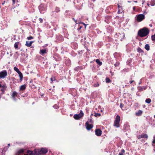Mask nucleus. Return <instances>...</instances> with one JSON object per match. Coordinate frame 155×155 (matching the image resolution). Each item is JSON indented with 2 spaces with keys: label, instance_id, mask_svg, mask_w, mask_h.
<instances>
[{
  "label": "nucleus",
  "instance_id": "46",
  "mask_svg": "<svg viewBox=\"0 0 155 155\" xmlns=\"http://www.w3.org/2000/svg\"><path fill=\"white\" fill-rule=\"evenodd\" d=\"M135 8H136V7H135V6H134V7H133V9L134 10H135Z\"/></svg>",
  "mask_w": 155,
  "mask_h": 155
},
{
  "label": "nucleus",
  "instance_id": "45",
  "mask_svg": "<svg viewBox=\"0 0 155 155\" xmlns=\"http://www.w3.org/2000/svg\"><path fill=\"white\" fill-rule=\"evenodd\" d=\"M0 87H3L4 86H2L1 84H0Z\"/></svg>",
  "mask_w": 155,
  "mask_h": 155
},
{
  "label": "nucleus",
  "instance_id": "55",
  "mask_svg": "<svg viewBox=\"0 0 155 155\" xmlns=\"http://www.w3.org/2000/svg\"><path fill=\"white\" fill-rule=\"evenodd\" d=\"M154 117L155 118V115H154Z\"/></svg>",
  "mask_w": 155,
  "mask_h": 155
},
{
  "label": "nucleus",
  "instance_id": "20",
  "mask_svg": "<svg viewBox=\"0 0 155 155\" xmlns=\"http://www.w3.org/2000/svg\"><path fill=\"white\" fill-rule=\"evenodd\" d=\"M96 62L99 65H101L102 64L101 62L100 61L99 59H97L96 60Z\"/></svg>",
  "mask_w": 155,
  "mask_h": 155
},
{
  "label": "nucleus",
  "instance_id": "27",
  "mask_svg": "<svg viewBox=\"0 0 155 155\" xmlns=\"http://www.w3.org/2000/svg\"><path fill=\"white\" fill-rule=\"evenodd\" d=\"M151 38L152 41H155V33L154 35L152 36Z\"/></svg>",
  "mask_w": 155,
  "mask_h": 155
},
{
  "label": "nucleus",
  "instance_id": "53",
  "mask_svg": "<svg viewBox=\"0 0 155 155\" xmlns=\"http://www.w3.org/2000/svg\"><path fill=\"white\" fill-rule=\"evenodd\" d=\"M141 84V82H140V83H139V84Z\"/></svg>",
  "mask_w": 155,
  "mask_h": 155
},
{
  "label": "nucleus",
  "instance_id": "3",
  "mask_svg": "<svg viewBox=\"0 0 155 155\" xmlns=\"http://www.w3.org/2000/svg\"><path fill=\"white\" fill-rule=\"evenodd\" d=\"M14 70L18 74L20 78V82H21L22 81L23 78V75L22 74L19 70V69L16 67H14Z\"/></svg>",
  "mask_w": 155,
  "mask_h": 155
},
{
  "label": "nucleus",
  "instance_id": "50",
  "mask_svg": "<svg viewBox=\"0 0 155 155\" xmlns=\"http://www.w3.org/2000/svg\"><path fill=\"white\" fill-rule=\"evenodd\" d=\"M5 3V1H4L3 3H2V4L3 5Z\"/></svg>",
  "mask_w": 155,
  "mask_h": 155
},
{
  "label": "nucleus",
  "instance_id": "5",
  "mask_svg": "<svg viewBox=\"0 0 155 155\" xmlns=\"http://www.w3.org/2000/svg\"><path fill=\"white\" fill-rule=\"evenodd\" d=\"M7 75V72L6 70L0 72V79L5 78Z\"/></svg>",
  "mask_w": 155,
  "mask_h": 155
},
{
  "label": "nucleus",
  "instance_id": "41",
  "mask_svg": "<svg viewBox=\"0 0 155 155\" xmlns=\"http://www.w3.org/2000/svg\"><path fill=\"white\" fill-rule=\"evenodd\" d=\"M153 143L155 144V136L154 137V140L153 141Z\"/></svg>",
  "mask_w": 155,
  "mask_h": 155
},
{
  "label": "nucleus",
  "instance_id": "13",
  "mask_svg": "<svg viewBox=\"0 0 155 155\" xmlns=\"http://www.w3.org/2000/svg\"><path fill=\"white\" fill-rule=\"evenodd\" d=\"M39 9L41 13L42 11L45 10V8L43 5L41 4L39 6Z\"/></svg>",
  "mask_w": 155,
  "mask_h": 155
},
{
  "label": "nucleus",
  "instance_id": "10",
  "mask_svg": "<svg viewBox=\"0 0 155 155\" xmlns=\"http://www.w3.org/2000/svg\"><path fill=\"white\" fill-rule=\"evenodd\" d=\"M118 36V38L119 39H120L121 40L123 39L125 37L124 34V33H122L121 34L118 33L117 34H116V35Z\"/></svg>",
  "mask_w": 155,
  "mask_h": 155
},
{
  "label": "nucleus",
  "instance_id": "8",
  "mask_svg": "<svg viewBox=\"0 0 155 155\" xmlns=\"http://www.w3.org/2000/svg\"><path fill=\"white\" fill-rule=\"evenodd\" d=\"M18 93L15 91H14L11 94V95L12 96V98L13 100L15 101H16V97L17 96Z\"/></svg>",
  "mask_w": 155,
  "mask_h": 155
},
{
  "label": "nucleus",
  "instance_id": "43",
  "mask_svg": "<svg viewBox=\"0 0 155 155\" xmlns=\"http://www.w3.org/2000/svg\"><path fill=\"white\" fill-rule=\"evenodd\" d=\"M121 152H122L123 153H124L125 152V151L124 149H122Z\"/></svg>",
  "mask_w": 155,
  "mask_h": 155
},
{
  "label": "nucleus",
  "instance_id": "29",
  "mask_svg": "<svg viewBox=\"0 0 155 155\" xmlns=\"http://www.w3.org/2000/svg\"><path fill=\"white\" fill-rule=\"evenodd\" d=\"M60 11V8L58 7H56L55 8V12H59Z\"/></svg>",
  "mask_w": 155,
  "mask_h": 155
},
{
  "label": "nucleus",
  "instance_id": "49",
  "mask_svg": "<svg viewBox=\"0 0 155 155\" xmlns=\"http://www.w3.org/2000/svg\"><path fill=\"white\" fill-rule=\"evenodd\" d=\"M13 81L15 80V78H13Z\"/></svg>",
  "mask_w": 155,
  "mask_h": 155
},
{
  "label": "nucleus",
  "instance_id": "58",
  "mask_svg": "<svg viewBox=\"0 0 155 155\" xmlns=\"http://www.w3.org/2000/svg\"><path fill=\"white\" fill-rule=\"evenodd\" d=\"M94 1H95V0H94Z\"/></svg>",
  "mask_w": 155,
  "mask_h": 155
},
{
  "label": "nucleus",
  "instance_id": "42",
  "mask_svg": "<svg viewBox=\"0 0 155 155\" xmlns=\"http://www.w3.org/2000/svg\"><path fill=\"white\" fill-rule=\"evenodd\" d=\"M124 154V153H123L122 152H120L119 153V155H123Z\"/></svg>",
  "mask_w": 155,
  "mask_h": 155
},
{
  "label": "nucleus",
  "instance_id": "38",
  "mask_svg": "<svg viewBox=\"0 0 155 155\" xmlns=\"http://www.w3.org/2000/svg\"><path fill=\"white\" fill-rule=\"evenodd\" d=\"M119 63H116L114 65L116 67L118 66L119 65Z\"/></svg>",
  "mask_w": 155,
  "mask_h": 155
},
{
  "label": "nucleus",
  "instance_id": "22",
  "mask_svg": "<svg viewBox=\"0 0 155 155\" xmlns=\"http://www.w3.org/2000/svg\"><path fill=\"white\" fill-rule=\"evenodd\" d=\"M145 48L147 51H149L150 50V46L148 44L145 45Z\"/></svg>",
  "mask_w": 155,
  "mask_h": 155
},
{
  "label": "nucleus",
  "instance_id": "48",
  "mask_svg": "<svg viewBox=\"0 0 155 155\" xmlns=\"http://www.w3.org/2000/svg\"><path fill=\"white\" fill-rule=\"evenodd\" d=\"M82 28V27L81 26H80V28H79V29H81Z\"/></svg>",
  "mask_w": 155,
  "mask_h": 155
},
{
  "label": "nucleus",
  "instance_id": "16",
  "mask_svg": "<svg viewBox=\"0 0 155 155\" xmlns=\"http://www.w3.org/2000/svg\"><path fill=\"white\" fill-rule=\"evenodd\" d=\"M143 113V111L141 110H139L138 112L135 113V115L137 116H140Z\"/></svg>",
  "mask_w": 155,
  "mask_h": 155
},
{
  "label": "nucleus",
  "instance_id": "23",
  "mask_svg": "<svg viewBox=\"0 0 155 155\" xmlns=\"http://www.w3.org/2000/svg\"><path fill=\"white\" fill-rule=\"evenodd\" d=\"M26 88V85H23L21 86L20 87V89L21 90H24Z\"/></svg>",
  "mask_w": 155,
  "mask_h": 155
},
{
  "label": "nucleus",
  "instance_id": "56",
  "mask_svg": "<svg viewBox=\"0 0 155 155\" xmlns=\"http://www.w3.org/2000/svg\"><path fill=\"white\" fill-rule=\"evenodd\" d=\"M137 2V1H136V2Z\"/></svg>",
  "mask_w": 155,
  "mask_h": 155
},
{
  "label": "nucleus",
  "instance_id": "6",
  "mask_svg": "<svg viewBox=\"0 0 155 155\" xmlns=\"http://www.w3.org/2000/svg\"><path fill=\"white\" fill-rule=\"evenodd\" d=\"M84 114L82 111L78 114H76L74 115V117L75 119L78 120L83 116Z\"/></svg>",
  "mask_w": 155,
  "mask_h": 155
},
{
  "label": "nucleus",
  "instance_id": "26",
  "mask_svg": "<svg viewBox=\"0 0 155 155\" xmlns=\"http://www.w3.org/2000/svg\"><path fill=\"white\" fill-rule=\"evenodd\" d=\"M105 81L107 83H109L110 82V80L109 78H106L105 79Z\"/></svg>",
  "mask_w": 155,
  "mask_h": 155
},
{
  "label": "nucleus",
  "instance_id": "32",
  "mask_svg": "<svg viewBox=\"0 0 155 155\" xmlns=\"http://www.w3.org/2000/svg\"><path fill=\"white\" fill-rule=\"evenodd\" d=\"M33 37L32 36H29L27 38V39L28 40H30L33 39Z\"/></svg>",
  "mask_w": 155,
  "mask_h": 155
},
{
  "label": "nucleus",
  "instance_id": "52",
  "mask_svg": "<svg viewBox=\"0 0 155 155\" xmlns=\"http://www.w3.org/2000/svg\"><path fill=\"white\" fill-rule=\"evenodd\" d=\"M76 21H76H76H75V22L76 23H76Z\"/></svg>",
  "mask_w": 155,
  "mask_h": 155
},
{
  "label": "nucleus",
  "instance_id": "11",
  "mask_svg": "<svg viewBox=\"0 0 155 155\" xmlns=\"http://www.w3.org/2000/svg\"><path fill=\"white\" fill-rule=\"evenodd\" d=\"M47 50L46 49H41L39 53L41 55H43L47 52Z\"/></svg>",
  "mask_w": 155,
  "mask_h": 155
},
{
  "label": "nucleus",
  "instance_id": "28",
  "mask_svg": "<svg viewBox=\"0 0 155 155\" xmlns=\"http://www.w3.org/2000/svg\"><path fill=\"white\" fill-rule=\"evenodd\" d=\"M137 50L138 52H143V51H142V50L140 48H138L137 49Z\"/></svg>",
  "mask_w": 155,
  "mask_h": 155
},
{
  "label": "nucleus",
  "instance_id": "12",
  "mask_svg": "<svg viewBox=\"0 0 155 155\" xmlns=\"http://www.w3.org/2000/svg\"><path fill=\"white\" fill-rule=\"evenodd\" d=\"M95 134L98 136H100L101 134L102 131L100 129H97L95 131Z\"/></svg>",
  "mask_w": 155,
  "mask_h": 155
},
{
  "label": "nucleus",
  "instance_id": "30",
  "mask_svg": "<svg viewBox=\"0 0 155 155\" xmlns=\"http://www.w3.org/2000/svg\"><path fill=\"white\" fill-rule=\"evenodd\" d=\"M101 114H100L97 113H95V115H94V116L95 117H100L101 116Z\"/></svg>",
  "mask_w": 155,
  "mask_h": 155
},
{
  "label": "nucleus",
  "instance_id": "4",
  "mask_svg": "<svg viewBox=\"0 0 155 155\" xmlns=\"http://www.w3.org/2000/svg\"><path fill=\"white\" fill-rule=\"evenodd\" d=\"M120 121V117L119 116L117 115L116 116V118L114 121V126L116 127H119Z\"/></svg>",
  "mask_w": 155,
  "mask_h": 155
},
{
  "label": "nucleus",
  "instance_id": "54",
  "mask_svg": "<svg viewBox=\"0 0 155 155\" xmlns=\"http://www.w3.org/2000/svg\"><path fill=\"white\" fill-rule=\"evenodd\" d=\"M147 5H149V4H148H148H147Z\"/></svg>",
  "mask_w": 155,
  "mask_h": 155
},
{
  "label": "nucleus",
  "instance_id": "9",
  "mask_svg": "<svg viewBox=\"0 0 155 155\" xmlns=\"http://www.w3.org/2000/svg\"><path fill=\"white\" fill-rule=\"evenodd\" d=\"M48 152L46 148H42L39 151V154H45Z\"/></svg>",
  "mask_w": 155,
  "mask_h": 155
},
{
  "label": "nucleus",
  "instance_id": "25",
  "mask_svg": "<svg viewBox=\"0 0 155 155\" xmlns=\"http://www.w3.org/2000/svg\"><path fill=\"white\" fill-rule=\"evenodd\" d=\"M151 102V100L150 98H147L145 100V102L148 104H149Z\"/></svg>",
  "mask_w": 155,
  "mask_h": 155
},
{
  "label": "nucleus",
  "instance_id": "34",
  "mask_svg": "<svg viewBox=\"0 0 155 155\" xmlns=\"http://www.w3.org/2000/svg\"><path fill=\"white\" fill-rule=\"evenodd\" d=\"M51 79V81H55V78L53 77V78H51L50 79Z\"/></svg>",
  "mask_w": 155,
  "mask_h": 155
},
{
  "label": "nucleus",
  "instance_id": "47",
  "mask_svg": "<svg viewBox=\"0 0 155 155\" xmlns=\"http://www.w3.org/2000/svg\"><path fill=\"white\" fill-rule=\"evenodd\" d=\"M13 2V4H15V0H12Z\"/></svg>",
  "mask_w": 155,
  "mask_h": 155
},
{
  "label": "nucleus",
  "instance_id": "1",
  "mask_svg": "<svg viewBox=\"0 0 155 155\" xmlns=\"http://www.w3.org/2000/svg\"><path fill=\"white\" fill-rule=\"evenodd\" d=\"M149 33V30L146 28H144L138 31L137 35L138 36L143 37L147 36Z\"/></svg>",
  "mask_w": 155,
  "mask_h": 155
},
{
  "label": "nucleus",
  "instance_id": "18",
  "mask_svg": "<svg viewBox=\"0 0 155 155\" xmlns=\"http://www.w3.org/2000/svg\"><path fill=\"white\" fill-rule=\"evenodd\" d=\"M19 44V42H16L14 44V47L16 49H18V45Z\"/></svg>",
  "mask_w": 155,
  "mask_h": 155
},
{
  "label": "nucleus",
  "instance_id": "51",
  "mask_svg": "<svg viewBox=\"0 0 155 155\" xmlns=\"http://www.w3.org/2000/svg\"><path fill=\"white\" fill-rule=\"evenodd\" d=\"M8 146H9L10 145V144L9 143V144H8Z\"/></svg>",
  "mask_w": 155,
  "mask_h": 155
},
{
  "label": "nucleus",
  "instance_id": "24",
  "mask_svg": "<svg viewBox=\"0 0 155 155\" xmlns=\"http://www.w3.org/2000/svg\"><path fill=\"white\" fill-rule=\"evenodd\" d=\"M28 153L29 155H35V154L31 151L28 150Z\"/></svg>",
  "mask_w": 155,
  "mask_h": 155
},
{
  "label": "nucleus",
  "instance_id": "19",
  "mask_svg": "<svg viewBox=\"0 0 155 155\" xmlns=\"http://www.w3.org/2000/svg\"><path fill=\"white\" fill-rule=\"evenodd\" d=\"M150 5L152 6H154L155 5V0H151L150 2Z\"/></svg>",
  "mask_w": 155,
  "mask_h": 155
},
{
  "label": "nucleus",
  "instance_id": "14",
  "mask_svg": "<svg viewBox=\"0 0 155 155\" xmlns=\"http://www.w3.org/2000/svg\"><path fill=\"white\" fill-rule=\"evenodd\" d=\"M34 42L33 41H26L25 45L27 47H30L31 45Z\"/></svg>",
  "mask_w": 155,
  "mask_h": 155
},
{
  "label": "nucleus",
  "instance_id": "2",
  "mask_svg": "<svg viewBox=\"0 0 155 155\" xmlns=\"http://www.w3.org/2000/svg\"><path fill=\"white\" fill-rule=\"evenodd\" d=\"M145 18V15L143 14H140L136 15V19L137 21L140 22L142 21Z\"/></svg>",
  "mask_w": 155,
  "mask_h": 155
},
{
  "label": "nucleus",
  "instance_id": "57",
  "mask_svg": "<svg viewBox=\"0 0 155 155\" xmlns=\"http://www.w3.org/2000/svg\"><path fill=\"white\" fill-rule=\"evenodd\" d=\"M24 155H28V154H25Z\"/></svg>",
  "mask_w": 155,
  "mask_h": 155
},
{
  "label": "nucleus",
  "instance_id": "44",
  "mask_svg": "<svg viewBox=\"0 0 155 155\" xmlns=\"http://www.w3.org/2000/svg\"><path fill=\"white\" fill-rule=\"evenodd\" d=\"M134 82V80H132V81H130V84H132L133 82Z\"/></svg>",
  "mask_w": 155,
  "mask_h": 155
},
{
  "label": "nucleus",
  "instance_id": "39",
  "mask_svg": "<svg viewBox=\"0 0 155 155\" xmlns=\"http://www.w3.org/2000/svg\"><path fill=\"white\" fill-rule=\"evenodd\" d=\"M81 23L82 24H83L85 26V28H86V25H87L85 24L84 23V22H81Z\"/></svg>",
  "mask_w": 155,
  "mask_h": 155
},
{
  "label": "nucleus",
  "instance_id": "40",
  "mask_svg": "<svg viewBox=\"0 0 155 155\" xmlns=\"http://www.w3.org/2000/svg\"><path fill=\"white\" fill-rule=\"evenodd\" d=\"M120 106L121 108H122L123 107L124 105L122 103H120Z\"/></svg>",
  "mask_w": 155,
  "mask_h": 155
},
{
  "label": "nucleus",
  "instance_id": "21",
  "mask_svg": "<svg viewBox=\"0 0 155 155\" xmlns=\"http://www.w3.org/2000/svg\"><path fill=\"white\" fill-rule=\"evenodd\" d=\"M24 150L23 149H20L17 152V153L18 154V155H19V154L22 153L24 152Z\"/></svg>",
  "mask_w": 155,
  "mask_h": 155
},
{
  "label": "nucleus",
  "instance_id": "15",
  "mask_svg": "<svg viewBox=\"0 0 155 155\" xmlns=\"http://www.w3.org/2000/svg\"><path fill=\"white\" fill-rule=\"evenodd\" d=\"M147 88V87H141L139 86L138 87V90L140 91H142L143 90H145Z\"/></svg>",
  "mask_w": 155,
  "mask_h": 155
},
{
  "label": "nucleus",
  "instance_id": "7",
  "mask_svg": "<svg viewBox=\"0 0 155 155\" xmlns=\"http://www.w3.org/2000/svg\"><path fill=\"white\" fill-rule=\"evenodd\" d=\"M86 128L88 130H90L93 127V125L92 124H89L88 122L86 123Z\"/></svg>",
  "mask_w": 155,
  "mask_h": 155
},
{
  "label": "nucleus",
  "instance_id": "33",
  "mask_svg": "<svg viewBox=\"0 0 155 155\" xmlns=\"http://www.w3.org/2000/svg\"><path fill=\"white\" fill-rule=\"evenodd\" d=\"M122 9H118V13L120 14L122 13Z\"/></svg>",
  "mask_w": 155,
  "mask_h": 155
},
{
  "label": "nucleus",
  "instance_id": "35",
  "mask_svg": "<svg viewBox=\"0 0 155 155\" xmlns=\"http://www.w3.org/2000/svg\"><path fill=\"white\" fill-rule=\"evenodd\" d=\"M109 18V17H106V18H105L106 19L105 20V21L106 22H107V23H108V21H107V20H107V19H108V18Z\"/></svg>",
  "mask_w": 155,
  "mask_h": 155
},
{
  "label": "nucleus",
  "instance_id": "36",
  "mask_svg": "<svg viewBox=\"0 0 155 155\" xmlns=\"http://www.w3.org/2000/svg\"><path fill=\"white\" fill-rule=\"evenodd\" d=\"M118 6L119 9H122V6H120V5H119L118 4Z\"/></svg>",
  "mask_w": 155,
  "mask_h": 155
},
{
  "label": "nucleus",
  "instance_id": "31",
  "mask_svg": "<svg viewBox=\"0 0 155 155\" xmlns=\"http://www.w3.org/2000/svg\"><path fill=\"white\" fill-rule=\"evenodd\" d=\"M94 87H96L99 86V84L98 83H95L94 84Z\"/></svg>",
  "mask_w": 155,
  "mask_h": 155
},
{
  "label": "nucleus",
  "instance_id": "37",
  "mask_svg": "<svg viewBox=\"0 0 155 155\" xmlns=\"http://www.w3.org/2000/svg\"><path fill=\"white\" fill-rule=\"evenodd\" d=\"M39 20L40 23H42L43 21V20L41 18H39Z\"/></svg>",
  "mask_w": 155,
  "mask_h": 155
},
{
  "label": "nucleus",
  "instance_id": "17",
  "mask_svg": "<svg viewBox=\"0 0 155 155\" xmlns=\"http://www.w3.org/2000/svg\"><path fill=\"white\" fill-rule=\"evenodd\" d=\"M140 138H148V136L146 134H142L140 135Z\"/></svg>",
  "mask_w": 155,
  "mask_h": 155
}]
</instances>
